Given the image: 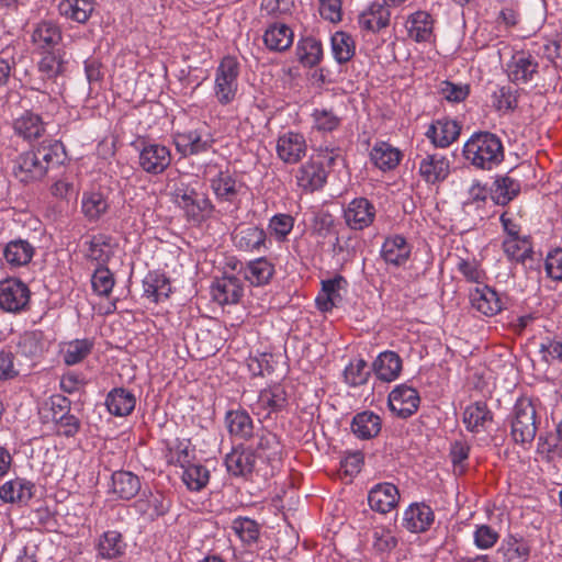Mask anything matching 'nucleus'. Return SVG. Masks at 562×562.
<instances>
[{"instance_id": "nucleus-58", "label": "nucleus", "mask_w": 562, "mask_h": 562, "mask_svg": "<svg viewBox=\"0 0 562 562\" xmlns=\"http://www.w3.org/2000/svg\"><path fill=\"white\" fill-rule=\"evenodd\" d=\"M109 209L106 198L102 192L92 191L82 196V212L89 220L100 218Z\"/></svg>"}, {"instance_id": "nucleus-1", "label": "nucleus", "mask_w": 562, "mask_h": 562, "mask_svg": "<svg viewBox=\"0 0 562 562\" xmlns=\"http://www.w3.org/2000/svg\"><path fill=\"white\" fill-rule=\"evenodd\" d=\"M65 147L61 142L43 143L34 150L20 154L13 166L14 177L22 183L42 180L52 164L63 162Z\"/></svg>"}, {"instance_id": "nucleus-34", "label": "nucleus", "mask_w": 562, "mask_h": 562, "mask_svg": "<svg viewBox=\"0 0 562 562\" xmlns=\"http://www.w3.org/2000/svg\"><path fill=\"white\" fill-rule=\"evenodd\" d=\"M519 192L520 182L509 176L496 177L490 189L491 199L501 206L507 205Z\"/></svg>"}, {"instance_id": "nucleus-9", "label": "nucleus", "mask_w": 562, "mask_h": 562, "mask_svg": "<svg viewBox=\"0 0 562 562\" xmlns=\"http://www.w3.org/2000/svg\"><path fill=\"white\" fill-rule=\"evenodd\" d=\"M420 397L418 392L406 384L397 385L389 394L390 409L401 418H408L419 407Z\"/></svg>"}, {"instance_id": "nucleus-27", "label": "nucleus", "mask_w": 562, "mask_h": 562, "mask_svg": "<svg viewBox=\"0 0 562 562\" xmlns=\"http://www.w3.org/2000/svg\"><path fill=\"white\" fill-rule=\"evenodd\" d=\"M398 497V490L394 484L383 483L369 492L368 503L372 510L385 514L396 506Z\"/></svg>"}, {"instance_id": "nucleus-59", "label": "nucleus", "mask_w": 562, "mask_h": 562, "mask_svg": "<svg viewBox=\"0 0 562 562\" xmlns=\"http://www.w3.org/2000/svg\"><path fill=\"white\" fill-rule=\"evenodd\" d=\"M233 530L247 546L256 543L260 535V526L248 517H238L233 520Z\"/></svg>"}, {"instance_id": "nucleus-43", "label": "nucleus", "mask_w": 562, "mask_h": 562, "mask_svg": "<svg viewBox=\"0 0 562 562\" xmlns=\"http://www.w3.org/2000/svg\"><path fill=\"white\" fill-rule=\"evenodd\" d=\"M371 160L381 170H392L401 161V151L385 142H378L370 153Z\"/></svg>"}, {"instance_id": "nucleus-55", "label": "nucleus", "mask_w": 562, "mask_h": 562, "mask_svg": "<svg viewBox=\"0 0 562 562\" xmlns=\"http://www.w3.org/2000/svg\"><path fill=\"white\" fill-rule=\"evenodd\" d=\"M331 53L339 64L349 61L356 53V44L350 34L347 32H336L331 36Z\"/></svg>"}, {"instance_id": "nucleus-8", "label": "nucleus", "mask_w": 562, "mask_h": 562, "mask_svg": "<svg viewBox=\"0 0 562 562\" xmlns=\"http://www.w3.org/2000/svg\"><path fill=\"white\" fill-rule=\"evenodd\" d=\"M418 173L429 184L445 181L450 173L449 159L438 153L418 155Z\"/></svg>"}, {"instance_id": "nucleus-4", "label": "nucleus", "mask_w": 562, "mask_h": 562, "mask_svg": "<svg viewBox=\"0 0 562 562\" xmlns=\"http://www.w3.org/2000/svg\"><path fill=\"white\" fill-rule=\"evenodd\" d=\"M172 198L175 203L184 211L188 221L193 223H201L214 210L205 194L196 192L184 183L175 187Z\"/></svg>"}, {"instance_id": "nucleus-24", "label": "nucleus", "mask_w": 562, "mask_h": 562, "mask_svg": "<svg viewBox=\"0 0 562 562\" xmlns=\"http://www.w3.org/2000/svg\"><path fill=\"white\" fill-rule=\"evenodd\" d=\"M435 514L425 503L412 504L403 516V526L411 532H424L430 528Z\"/></svg>"}, {"instance_id": "nucleus-40", "label": "nucleus", "mask_w": 562, "mask_h": 562, "mask_svg": "<svg viewBox=\"0 0 562 562\" xmlns=\"http://www.w3.org/2000/svg\"><path fill=\"white\" fill-rule=\"evenodd\" d=\"M256 459L260 458L272 464L281 460L282 447L278 436L267 429H262L258 435L256 449Z\"/></svg>"}, {"instance_id": "nucleus-37", "label": "nucleus", "mask_w": 562, "mask_h": 562, "mask_svg": "<svg viewBox=\"0 0 562 562\" xmlns=\"http://www.w3.org/2000/svg\"><path fill=\"white\" fill-rule=\"evenodd\" d=\"M13 128L15 134L31 142L44 134L45 123L38 114L26 111L14 120Z\"/></svg>"}, {"instance_id": "nucleus-15", "label": "nucleus", "mask_w": 562, "mask_h": 562, "mask_svg": "<svg viewBox=\"0 0 562 562\" xmlns=\"http://www.w3.org/2000/svg\"><path fill=\"white\" fill-rule=\"evenodd\" d=\"M256 460L254 449L239 445L225 457V465L229 474L247 477L255 470Z\"/></svg>"}, {"instance_id": "nucleus-29", "label": "nucleus", "mask_w": 562, "mask_h": 562, "mask_svg": "<svg viewBox=\"0 0 562 562\" xmlns=\"http://www.w3.org/2000/svg\"><path fill=\"white\" fill-rule=\"evenodd\" d=\"M225 424L231 436L248 440L254 435V422L244 408L231 409L225 415Z\"/></svg>"}, {"instance_id": "nucleus-52", "label": "nucleus", "mask_w": 562, "mask_h": 562, "mask_svg": "<svg viewBox=\"0 0 562 562\" xmlns=\"http://www.w3.org/2000/svg\"><path fill=\"white\" fill-rule=\"evenodd\" d=\"M93 9L91 0H63L58 5L59 13L63 16L78 23L87 22Z\"/></svg>"}, {"instance_id": "nucleus-25", "label": "nucleus", "mask_w": 562, "mask_h": 562, "mask_svg": "<svg viewBox=\"0 0 562 562\" xmlns=\"http://www.w3.org/2000/svg\"><path fill=\"white\" fill-rule=\"evenodd\" d=\"M412 247L402 235H393L385 238L381 257L387 265L400 267L404 265L411 256Z\"/></svg>"}, {"instance_id": "nucleus-44", "label": "nucleus", "mask_w": 562, "mask_h": 562, "mask_svg": "<svg viewBox=\"0 0 562 562\" xmlns=\"http://www.w3.org/2000/svg\"><path fill=\"white\" fill-rule=\"evenodd\" d=\"M58 403L52 401L53 407L57 406L60 411L67 409L64 414L57 417V413L54 412V420L57 426V431L59 435L65 437H74L80 429V420L75 416L69 414V400L64 396L57 397Z\"/></svg>"}, {"instance_id": "nucleus-46", "label": "nucleus", "mask_w": 562, "mask_h": 562, "mask_svg": "<svg viewBox=\"0 0 562 562\" xmlns=\"http://www.w3.org/2000/svg\"><path fill=\"white\" fill-rule=\"evenodd\" d=\"M497 553L507 562H526L530 555V544L522 538L509 536L503 540Z\"/></svg>"}, {"instance_id": "nucleus-57", "label": "nucleus", "mask_w": 562, "mask_h": 562, "mask_svg": "<svg viewBox=\"0 0 562 562\" xmlns=\"http://www.w3.org/2000/svg\"><path fill=\"white\" fill-rule=\"evenodd\" d=\"M44 53L45 55L38 63V70L43 78L56 79L66 70V61L64 59V55L59 50H48Z\"/></svg>"}, {"instance_id": "nucleus-17", "label": "nucleus", "mask_w": 562, "mask_h": 562, "mask_svg": "<svg viewBox=\"0 0 562 562\" xmlns=\"http://www.w3.org/2000/svg\"><path fill=\"white\" fill-rule=\"evenodd\" d=\"M327 170L323 168L321 161L312 157L302 165L296 172V183L305 192H314L324 187L327 180Z\"/></svg>"}, {"instance_id": "nucleus-6", "label": "nucleus", "mask_w": 562, "mask_h": 562, "mask_svg": "<svg viewBox=\"0 0 562 562\" xmlns=\"http://www.w3.org/2000/svg\"><path fill=\"white\" fill-rule=\"evenodd\" d=\"M31 291L19 279L8 278L0 281V308L4 312L19 313L27 307Z\"/></svg>"}, {"instance_id": "nucleus-56", "label": "nucleus", "mask_w": 562, "mask_h": 562, "mask_svg": "<svg viewBox=\"0 0 562 562\" xmlns=\"http://www.w3.org/2000/svg\"><path fill=\"white\" fill-rule=\"evenodd\" d=\"M111 240L110 236L98 234L88 241L87 258L97 261L99 266H106L111 258Z\"/></svg>"}, {"instance_id": "nucleus-11", "label": "nucleus", "mask_w": 562, "mask_h": 562, "mask_svg": "<svg viewBox=\"0 0 562 562\" xmlns=\"http://www.w3.org/2000/svg\"><path fill=\"white\" fill-rule=\"evenodd\" d=\"M232 241L236 249L245 252L267 249V234L263 228L255 225H239L232 233Z\"/></svg>"}, {"instance_id": "nucleus-54", "label": "nucleus", "mask_w": 562, "mask_h": 562, "mask_svg": "<svg viewBox=\"0 0 562 562\" xmlns=\"http://www.w3.org/2000/svg\"><path fill=\"white\" fill-rule=\"evenodd\" d=\"M503 249L509 260L526 263L533 254L529 237L516 236L503 241Z\"/></svg>"}, {"instance_id": "nucleus-22", "label": "nucleus", "mask_w": 562, "mask_h": 562, "mask_svg": "<svg viewBox=\"0 0 562 562\" xmlns=\"http://www.w3.org/2000/svg\"><path fill=\"white\" fill-rule=\"evenodd\" d=\"M391 20L390 7L384 2H373L358 16L362 30L378 33L389 26Z\"/></svg>"}, {"instance_id": "nucleus-48", "label": "nucleus", "mask_w": 562, "mask_h": 562, "mask_svg": "<svg viewBox=\"0 0 562 562\" xmlns=\"http://www.w3.org/2000/svg\"><path fill=\"white\" fill-rule=\"evenodd\" d=\"M263 42L269 49L282 52L291 46L293 32L285 24H272L265 32Z\"/></svg>"}, {"instance_id": "nucleus-3", "label": "nucleus", "mask_w": 562, "mask_h": 562, "mask_svg": "<svg viewBox=\"0 0 562 562\" xmlns=\"http://www.w3.org/2000/svg\"><path fill=\"white\" fill-rule=\"evenodd\" d=\"M538 416L532 401L519 397L512 411L510 436L516 443H530L538 430Z\"/></svg>"}, {"instance_id": "nucleus-13", "label": "nucleus", "mask_w": 562, "mask_h": 562, "mask_svg": "<svg viewBox=\"0 0 562 562\" xmlns=\"http://www.w3.org/2000/svg\"><path fill=\"white\" fill-rule=\"evenodd\" d=\"M212 134L205 130H193L178 133L175 144L182 155H199L207 151L214 144Z\"/></svg>"}, {"instance_id": "nucleus-53", "label": "nucleus", "mask_w": 562, "mask_h": 562, "mask_svg": "<svg viewBox=\"0 0 562 562\" xmlns=\"http://www.w3.org/2000/svg\"><path fill=\"white\" fill-rule=\"evenodd\" d=\"M126 543L116 530L105 531L99 539L98 552L104 559H115L124 554Z\"/></svg>"}, {"instance_id": "nucleus-10", "label": "nucleus", "mask_w": 562, "mask_h": 562, "mask_svg": "<svg viewBox=\"0 0 562 562\" xmlns=\"http://www.w3.org/2000/svg\"><path fill=\"white\" fill-rule=\"evenodd\" d=\"M211 189L220 202L237 203L238 198L244 193L246 186L228 170L220 171L211 179Z\"/></svg>"}, {"instance_id": "nucleus-19", "label": "nucleus", "mask_w": 562, "mask_h": 562, "mask_svg": "<svg viewBox=\"0 0 562 562\" xmlns=\"http://www.w3.org/2000/svg\"><path fill=\"white\" fill-rule=\"evenodd\" d=\"M461 125L448 117L439 119L429 125L426 136L439 148H446L456 142L460 135Z\"/></svg>"}, {"instance_id": "nucleus-35", "label": "nucleus", "mask_w": 562, "mask_h": 562, "mask_svg": "<svg viewBox=\"0 0 562 562\" xmlns=\"http://www.w3.org/2000/svg\"><path fill=\"white\" fill-rule=\"evenodd\" d=\"M373 371L381 381H394L402 371V359L394 351L381 352L373 362Z\"/></svg>"}, {"instance_id": "nucleus-61", "label": "nucleus", "mask_w": 562, "mask_h": 562, "mask_svg": "<svg viewBox=\"0 0 562 562\" xmlns=\"http://www.w3.org/2000/svg\"><path fill=\"white\" fill-rule=\"evenodd\" d=\"M492 99L497 111L512 112L518 105V90L510 86H502L494 91Z\"/></svg>"}, {"instance_id": "nucleus-20", "label": "nucleus", "mask_w": 562, "mask_h": 562, "mask_svg": "<svg viewBox=\"0 0 562 562\" xmlns=\"http://www.w3.org/2000/svg\"><path fill=\"white\" fill-rule=\"evenodd\" d=\"M306 153V142L302 134L288 132L277 143V154L286 164H296Z\"/></svg>"}, {"instance_id": "nucleus-5", "label": "nucleus", "mask_w": 562, "mask_h": 562, "mask_svg": "<svg viewBox=\"0 0 562 562\" xmlns=\"http://www.w3.org/2000/svg\"><path fill=\"white\" fill-rule=\"evenodd\" d=\"M239 63L233 56H225L215 70L214 95L221 105L231 104L238 91Z\"/></svg>"}, {"instance_id": "nucleus-47", "label": "nucleus", "mask_w": 562, "mask_h": 562, "mask_svg": "<svg viewBox=\"0 0 562 562\" xmlns=\"http://www.w3.org/2000/svg\"><path fill=\"white\" fill-rule=\"evenodd\" d=\"M94 342L92 339H74L65 342L61 348L63 360L67 366H75L82 362L92 351Z\"/></svg>"}, {"instance_id": "nucleus-31", "label": "nucleus", "mask_w": 562, "mask_h": 562, "mask_svg": "<svg viewBox=\"0 0 562 562\" xmlns=\"http://www.w3.org/2000/svg\"><path fill=\"white\" fill-rule=\"evenodd\" d=\"M409 38L417 43L429 42L434 36V20L426 11L411 14L406 21Z\"/></svg>"}, {"instance_id": "nucleus-50", "label": "nucleus", "mask_w": 562, "mask_h": 562, "mask_svg": "<svg viewBox=\"0 0 562 562\" xmlns=\"http://www.w3.org/2000/svg\"><path fill=\"white\" fill-rule=\"evenodd\" d=\"M194 458V450L190 448V441L176 439L167 443L166 460L170 465L186 468Z\"/></svg>"}, {"instance_id": "nucleus-64", "label": "nucleus", "mask_w": 562, "mask_h": 562, "mask_svg": "<svg viewBox=\"0 0 562 562\" xmlns=\"http://www.w3.org/2000/svg\"><path fill=\"white\" fill-rule=\"evenodd\" d=\"M312 117L314 127L321 132H333L341 122V119L331 109H315Z\"/></svg>"}, {"instance_id": "nucleus-23", "label": "nucleus", "mask_w": 562, "mask_h": 562, "mask_svg": "<svg viewBox=\"0 0 562 562\" xmlns=\"http://www.w3.org/2000/svg\"><path fill=\"white\" fill-rule=\"evenodd\" d=\"M374 206L366 198L352 200L345 210V220L352 229H363L374 220Z\"/></svg>"}, {"instance_id": "nucleus-2", "label": "nucleus", "mask_w": 562, "mask_h": 562, "mask_svg": "<svg viewBox=\"0 0 562 562\" xmlns=\"http://www.w3.org/2000/svg\"><path fill=\"white\" fill-rule=\"evenodd\" d=\"M464 160L475 169L492 170L504 160L501 138L491 132H476L464 144Z\"/></svg>"}, {"instance_id": "nucleus-14", "label": "nucleus", "mask_w": 562, "mask_h": 562, "mask_svg": "<svg viewBox=\"0 0 562 562\" xmlns=\"http://www.w3.org/2000/svg\"><path fill=\"white\" fill-rule=\"evenodd\" d=\"M286 406L288 394L284 387L280 384H274L260 391L254 409H257V415L269 418L272 414L283 411Z\"/></svg>"}, {"instance_id": "nucleus-41", "label": "nucleus", "mask_w": 562, "mask_h": 562, "mask_svg": "<svg viewBox=\"0 0 562 562\" xmlns=\"http://www.w3.org/2000/svg\"><path fill=\"white\" fill-rule=\"evenodd\" d=\"M140 490V481L130 471H115L112 474V491L122 499H132Z\"/></svg>"}, {"instance_id": "nucleus-45", "label": "nucleus", "mask_w": 562, "mask_h": 562, "mask_svg": "<svg viewBox=\"0 0 562 562\" xmlns=\"http://www.w3.org/2000/svg\"><path fill=\"white\" fill-rule=\"evenodd\" d=\"M47 348V341L41 330L24 333L18 342V352L31 359L42 357Z\"/></svg>"}, {"instance_id": "nucleus-30", "label": "nucleus", "mask_w": 562, "mask_h": 562, "mask_svg": "<svg viewBox=\"0 0 562 562\" xmlns=\"http://www.w3.org/2000/svg\"><path fill=\"white\" fill-rule=\"evenodd\" d=\"M493 413L487 404L477 401L465 407L463 412V423L471 432H481L486 429L487 424L493 422Z\"/></svg>"}, {"instance_id": "nucleus-32", "label": "nucleus", "mask_w": 562, "mask_h": 562, "mask_svg": "<svg viewBox=\"0 0 562 562\" xmlns=\"http://www.w3.org/2000/svg\"><path fill=\"white\" fill-rule=\"evenodd\" d=\"M347 285V280L337 274L333 279L322 281V293L316 297V304L319 311L328 312L341 301L339 291Z\"/></svg>"}, {"instance_id": "nucleus-33", "label": "nucleus", "mask_w": 562, "mask_h": 562, "mask_svg": "<svg viewBox=\"0 0 562 562\" xmlns=\"http://www.w3.org/2000/svg\"><path fill=\"white\" fill-rule=\"evenodd\" d=\"M105 405L109 413L114 416H128L135 408L136 398L131 391L115 387L108 393Z\"/></svg>"}, {"instance_id": "nucleus-7", "label": "nucleus", "mask_w": 562, "mask_h": 562, "mask_svg": "<svg viewBox=\"0 0 562 562\" xmlns=\"http://www.w3.org/2000/svg\"><path fill=\"white\" fill-rule=\"evenodd\" d=\"M506 74L515 85L528 83L539 74L538 59L530 52H515L506 64Z\"/></svg>"}, {"instance_id": "nucleus-51", "label": "nucleus", "mask_w": 562, "mask_h": 562, "mask_svg": "<svg viewBox=\"0 0 562 562\" xmlns=\"http://www.w3.org/2000/svg\"><path fill=\"white\" fill-rule=\"evenodd\" d=\"M135 507L143 516H146L149 520H155L168 513L170 502L162 494L157 493L150 494L145 499H138Z\"/></svg>"}, {"instance_id": "nucleus-16", "label": "nucleus", "mask_w": 562, "mask_h": 562, "mask_svg": "<svg viewBox=\"0 0 562 562\" xmlns=\"http://www.w3.org/2000/svg\"><path fill=\"white\" fill-rule=\"evenodd\" d=\"M35 484L23 477L7 481L0 486V499L3 503L25 506L34 497Z\"/></svg>"}, {"instance_id": "nucleus-28", "label": "nucleus", "mask_w": 562, "mask_h": 562, "mask_svg": "<svg viewBox=\"0 0 562 562\" xmlns=\"http://www.w3.org/2000/svg\"><path fill=\"white\" fill-rule=\"evenodd\" d=\"M32 43L42 52L53 50L63 38L60 27L53 21H41L32 32Z\"/></svg>"}, {"instance_id": "nucleus-49", "label": "nucleus", "mask_w": 562, "mask_h": 562, "mask_svg": "<svg viewBox=\"0 0 562 562\" xmlns=\"http://www.w3.org/2000/svg\"><path fill=\"white\" fill-rule=\"evenodd\" d=\"M295 53L303 66L312 68L323 58L322 43L314 37L301 38L296 45Z\"/></svg>"}, {"instance_id": "nucleus-39", "label": "nucleus", "mask_w": 562, "mask_h": 562, "mask_svg": "<svg viewBox=\"0 0 562 562\" xmlns=\"http://www.w3.org/2000/svg\"><path fill=\"white\" fill-rule=\"evenodd\" d=\"M171 286L169 279L158 271H149L143 280L144 296L158 303L162 299L169 297Z\"/></svg>"}, {"instance_id": "nucleus-21", "label": "nucleus", "mask_w": 562, "mask_h": 562, "mask_svg": "<svg viewBox=\"0 0 562 562\" xmlns=\"http://www.w3.org/2000/svg\"><path fill=\"white\" fill-rule=\"evenodd\" d=\"M470 301L472 307L485 316H494L504 307L498 293L487 285L473 289L470 292Z\"/></svg>"}, {"instance_id": "nucleus-12", "label": "nucleus", "mask_w": 562, "mask_h": 562, "mask_svg": "<svg viewBox=\"0 0 562 562\" xmlns=\"http://www.w3.org/2000/svg\"><path fill=\"white\" fill-rule=\"evenodd\" d=\"M170 164V150L164 145L146 144L139 153V166L147 173L160 175Z\"/></svg>"}, {"instance_id": "nucleus-36", "label": "nucleus", "mask_w": 562, "mask_h": 562, "mask_svg": "<svg viewBox=\"0 0 562 562\" xmlns=\"http://www.w3.org/2000/svg\"><path fill=\"white\" fill-rule=\"evenodd\" d=\"M35 247L25 239L9 241L3 249V257L11 267H24L34 257Z\"/></svg>"}, {"instance_id": "nucleus-42", "label": "nucleus", "mask_w": 562, "mask_h": 562, "mask_svg": "<svg viewBox=\"0 0 562 562\" xmlns=\"http://www.w3.org/2000/svg\"><path fill=\"white\" fill-rule=\"evenodd\" d=\"M486 201V189L480 186V183H475L470 188L468 199L462 203V211L474 220L483 221L487 217L485 211Z\"/></svg>"}, {"instance_id": "nucleus-63", "label": "nucleus", "mask_w": 562, "mask_h": 562, "mask_svg": "<svg viewBox=\"0 0 562 562\" xmlns=\"http://www.w3.org/2000/svg\"><path fill=\"white\" fill-rule=\"evenodd\" d=\"M369 375L368 364L363 359L350 362L344 371L346 383L353 387L363 385L368 381Z\"/></svg>"}, {"instance_id": "nucleus-60", "label": "nucleus", "mask_w": 562, "mask_h": 562, "mask_svg": "<svg viewBox=\"0 0 562 562\" xmlns=\"http://www.w3.org/2000/svg\"><path fill=\"white\" fill-rule=\"evenodd\" d=\"M182 480L191 491H201L210 480L209 470L201 464H188L183 468Z\"/></svg>"}, {"instance_id": "nucleus-18", "label": "nucleus", "mask_w": 562, "mask_h": 562, "mask_svg": "<svg viewBox=\"0 0 562 562\" xmlns=\"http://www.w3.org/2000/svg\"><path fill=\"white\" fill-rule=\"evenodd\" d=\"M243 293V282L235 276H223L216 279L211 286L213 300L221 305L238 303Z\"/></svg>"}, {"instance_id": "nucleus-26", "label": "nucleus", "mask_w": 562, "mask_h": 562, "mask_svg": "<svg viewBox=\"0 0 562 562\" xmlns=\"http://www.w3.org/2000/svg\"><path fill=\"white\" fill-rule=\"evenodd\" d=\"M381 428V417L371 411L357 413L350 424L351 432L360 440L375 438L380 434Z\"/></svg>"}, {"instance_id": "nucleus-62", "label": "nucleus", "mask_w": 562, "mask_h": 562, "mask_svg": "<svg viewBox=\"0 0 562 562\" xmlns=\"http://www.w3.org/2000/svg\"><path fill=\"white\" fill-rule=\"evenodd\" d=\"M114 283V277L110 269L106 266H98L91 278L93 291L100 296H109Z\"/></svg>"}, {"instance_id": "nucleus-38", "label": "nucleus", "mask_w": 562, "mask_h": 562, "mask_svg": "<svg viewBox=\"0 0 562 562\" xmlns=\"http://www.w3.org/2000/svg\"><path fill=\"white\" fill-rule=\"evenodd\" d=\"M274 272V265L266 257H260L247 263L244 268V278L250 284L260 286L268 284Z\"/></svg>"}]
</instances>
